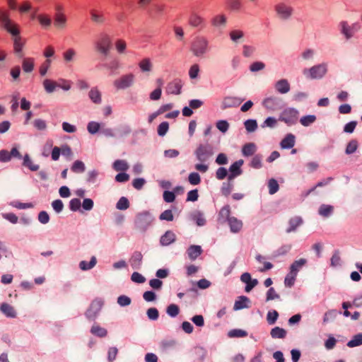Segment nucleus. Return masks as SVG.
<instances>
[{
    "instance_id": "nucleus-42",
    "label": "nucleus",
    "mask_w": 362,
    "mask_h": 362,
    "mask_svg": "<svg viewBox=\"0 0 362 362\" xmlns=\"http://www.w3.org/2000/svg\"><path fill=\"white\" fill-rule=\"evenodd\" d=\"M139 66L143 72L151 71L152 69V64L148 58L142 59L139 62Z\"/></svg>"
},
{
    "instance_id": "nucleus-53",
    "label": "nucleus",
    "mask_w": 362,
    "mask_h": 362,
    "mask_svg": "<svg viewBox=\"0 0 362 362\" xmlns=\"http://www.w3.org/2000/svg\"><path fill=\"white\" fill-rule=\"evenodd\" d=\"M262 157L260 155H255V156H253L250 164V167L255 169L261 168L262 166Z\"/></svg>"
},
{
    "instance_id": "nucleus-8",
    "label": "nucleus",
    "mask_w": 362,
    "mask_h": 362,
    "mask_svg": "<svg viewBox=\"0 0 362 362\" xmlns=\"http://www.w3.org/2000/svg\"><path fill=\"white\" fill-rule=\"evenodd\" d=\"M112 45V40L107 34H101L95 42V49L100 54L107 56L109 54Z\"/></svg>"
},
{
    "instance_id": "nucleus-58",
    "label": "nucleus",
    "mask_w": 362,
    "mask_h": 362,
    "mask_svg": "<svg viewBox=\"0 0 362 362\" xmlns=\"http://www.w3.org/2000/svg\"><path fill=\"white\" fill-rule=\"evenodd\" d=\"M40 23L45 28H48L51 25L52 20L51 18L45 15H38L37 16Z\"/></svg>"
},
{
    "instance_id": "nucleus-38",
    "label": "nucleus",
    "mask_w": 362,
    "mask_h": 362,
    "mask_svg": "<svg viewBox=\"0 0 362 362\" xmlns=\"http://www.w3.org/2000/svg\"><path fill=\"white\" fill-rule=\"evenodd\" d=\"M23 165L29 168L31 171H37L40 168L39 165L33 163L28 154L24 156Z\"/></svg>"
},
{
    "instance_id": "nucleus-12",
    "label": "nucleus",
    "mask_w": 362,
    "mask_h": 362,
    "mask_svg": "<svg viewBox=\"0 0 362 362\" xmlns=\"http://www.w3.org/2000/svg\"><path fill=\"white\" fill-rule=\"evenodd\" d=\"M243 100L244 99L235 96H226L223 99L221 107L222 110L236 107L239 106Z\"/></svg>"
},
{
    "instance_id": "nucleus-31",
    "label": "nucleus",
    "mask_w": 362,
    "mask_h": 362,
    "mask_svg": "<svg viewBox=\"0 0 362 362\" xmlns=\"http://www.w3.org/2000/svg\"><path fill=\"white\" fill-rule=\"evenodd\" d=\"M334 212V206L329 204H322L319 207L318 214L324 218L330 216Z\"/></svg>"
},
{
    "instance_id": "nucleus-62",
    "label": "nucleus",
    "mask_w": 362,
    "mask_h": 362,
    "mask_svg": "<svg viewBox=\"0 0 362 362\" xmlns=\"http://www.w3.org/2000/svg\"><path fill=\"white\" fill-rule=\"evenodd\" d=\"M296 276H297L296 275H295L289 272L287 274V275L286 276L285 279H284L285 286L287 287L293 286L295 283Z\"/></svg>"
},
{
    "instance_id": "nucleus-40",
    "label": "nucleus",
    "mask_w": 362,
    "mask_h": 362,
    "mask_svg": "<svg viewBox=\"0 0 362 362\" xmlns=\"http://www.w3.org/2000/svg\"><path fill=\"white\" fill-rule=\"evenodd\" d=\"M57 84L55 81L50 79H45L43 81V86L45 90L48 93H52L54 91Z\"/></svg>"
},
{
    "instance_id": "nucleus-60",
    "label": "nucleus",
    "mask_w": 362,
    "mask_h": 362,
    "mask_svg": "<svg viewBox=\"0 0 362 362\" xmlns=\"http://www.w3.org/2000/svg\"><path fill=\"white\" fill-rule=\"evenodd\" d=\"M169 129V124L168 122H161L158 127V134L160 136H163L166 134Z\"/></svg>"
},
{
    "instance_id": "nucleus-39",
    "label": "nucleus",
    "mask_w": 362,
    "mask_h": 362,
    "mask_svg": "<svg viewBox=\"0 0 362 362\" xmlns=\"http://www.w3.org/2000/svg\"><path fill=\"white\" fill-rule=\"evenodd\" d=\"M71 170L72 172H74L75 173H82L85 171L86 166H85V164L83 163V162L78 160L74 161V163H73V165L71 168Z\"/></svg>"
},
{
    "instance_id": "nucleus-63",
    "label": "nucleus",
    "mask_w": 362,
    "mask_h": 362,
    "mask_svg": "<svg viewBox=\"0 0 362 362\" xmlns=\"http://www.w3.org/2000/svg\"><path fill=\"white\" fill-rule=\"evenodd\" d=\"M265 68V64L262 62H255L250 66V70L252 72H257L263 70Z\"/></svg>"
},
{
    "instance_id": "nucleus-54",
    "label": "nucleus",
    "mask_w": 362,
    "mask_h": 362,
    "mask_svg": "<svg viewBox=\"0 0 362 362\" xmlns=\"http://www.w3.org/2000/svg\"><path fill=\"white\" fill-rule=\"evenodd\" d=\"M179 312L180 308L175 304H170L166 309L167 314L172 317H176L179 314Z\"/></svg>"
},
{
    "instance_id": "nucleus-46",
    "label": "nucleus",
    "mask_w": 362,
    "mask_h": 362,
    "mask_svg": "<svg viewBox=\"0 0 362 362\" xmlns=\"http://www.w3.org/2000/svg\"><path fill=\"white\" fill-rule=\"evenodd\" d=\"M32 123H33V127L36 129L40 130V131H44L47 127L46 121L42 119H40V118L35 119L33 121Z\"/></svg>"
},
{
    "instance_id": "nucleus-27",
    "label": "nucleus",
    "mask_w": 362,
    "mask_h": 362,
    "mask_svg": "<svg viewBox=\"0 0 362 362\" xmlns=\"http://www.w3.org/2000/svg\"><path fill=\"white\" fill-rule=\"evenodd\" d=\"M282 148H291L295 145V136L292 134H288L281 141Z\"/></svg>"
},
{
    "instance_id": "nucleus-18",
    "label": "nucleus",
    "mask_w": 362,
    "mask_h": 362,
    "mask_svg": "<svg viewBox=\"0 0 362 362\" xmlns=\"http://www.w3.org/2000/svg\"><path fill=\"white\" fill-rule=\"evenodd\" d=\"M13 37V49L15 53L20 57H23V48L25 45V41L22 39V37L17 35H11Z\"/></svg>"
},
{
    "instance_id": "nucleus-14",
    "label": "nucleus",
    "mask_w": 362,
    "mask_h": 362,
    "mask_svg": "<svg viewBox=\"0 0 362 362\" xmlns=\"http://www.w3.org/2000/svg\"><path fill=\"white\" fill-rule=\"evenodd\" d=\"M189 24L193 28L203 29L206 26V21L202 16L193 12L189 18Z\"/></svg>"
},
{
    "instance_id": "nucleus-30",
    "label": "nucleus",
    "mask_w": 362,
    "mask_h": 362,
    "mask_svg": "<svg viewBox=\"0 0 362 362\" xmlns=\"http://www.w3.org/2000/svg\"><path fill=\"white\" fill-rule=\"evenodd\" d=\"M250 302V299L244 296H240L238 299L235 302L233 309L235 310H241L243 308H249L247 303Z\"/></svg>"
},
{
    "instance_id": "nucleus-3",
    "label": "nucleus",
    "mask_w": 362,
    "mask_h": 362,
    "mask_svg": "<svg viewBox=\"0 0 362 362\" xmlns=\"http://www.w3.org/2000/svg\"><path fill=\"white\" fill-rule=\"evenodd\" d=\"M276 17L281 21H287L291 18L293 14V8L286 2L280 1L274 6Z\"/></svg>"
},
{
    "instance_id": "nucleus-57",
    "label": "nucleus",
    "mask_w": 362,
    "mask_h": 362,
    "mask_svg": "<svg viewBox=\"0 0 362 362\" xmlns=\"http://www.w3.org/2000/svg\"><path fill=\"white\" fill-rule=\"evenodd\" d=\"M316 119L315 115H307L300 118V122L304 127H308L313 124Z\"/></svg>"
},
{
    "instance_id": "nucleus-37",
    "label": "nucleus",
    "mask_w": 362,
    "mask_h": 362,
    "mask_svg": "<svg viewBox=\"0 0 362 362\" xmlns=\"http://www.w3.org/2000/svg\"><path fill=\"white\" fill-rule=\"evenodd\" d=\"M22 67L25 73H30L34 69V59L25 58L22 62Z\"/></svg>"
},
{
    "instance_id": "nucleus-2",
    "label": "nucleus",
    "mask_w": 362,
    "mask_h": 362,
    "mask_svg": "<svg viewBox=\"0 0 362 362\" xmlns=\"http://www.w3.org/2000/svg\"><path fill=\"white\" fill-rule=\"evenodd\" d=\"M327 72V63L315 65L310 69L303 70V75L309 79H320L324 77Z\"/></svg>"
},
{
    "instance_id": "nucleus-22",
    "label": "nucleus",
    "mask_w": 362,
    "mask_h": 362,
    "mask_svg": "<svg viewBox=\"0 0 362 362\" xmlns=\"http://www.w3.org/2000/svg\"><path fill=\"white\" fill-rule=\"evenodd\" d=\"M226 23L227 18L224 14L216 15L211 19V25L218 28H224Z\"/></svg>"
},
{
    "instance_id": "nucleus-21",
    "label": "nucleus",
    "mask_w": 362,
    "mask_h": 362,
    "mask_svg": "<svg viewBox=\"0 0 362 362\" xmlns=\"http://www.w3.org/2000/svg\"><path fill=\"white\" fill-rule=\"evenodd\" d=\"M308 261L305 258H300L295 260L290 266V272L296 275L298 272L307 264Z\"/></svg>"
},
{
    "instance_id": "nucleus-44",
    "label": "nucleus",
    "mask_w": 362,
    "mask_h": 362,
    "mask_svg": "<svg viewBox=\"0 0 362 362\" xmlns=\"http://www.w3.org/2000/svg\"><path fill=\"white\" fill-rule=\"evenodd\" d=\"M362 345V333L354 336L353 339L347 343L349 347H355Z\"/></svg>"
},
{
    "instance_id": "nucleus-35",
    "label": "nucleus",
    "mask_w": 362,
    "mask_h": 362,
    "mask_svg": "<svg viewBox=\"0 0 362 362\" xmlns=\"http://www.w3.org/2000/svg\"><path fill=\"white\" fill-rule=\"evenodd\" d=\"M90 99L95 104L101 103V93L97 88H93L88 93Z\"/></svg>"
},
{
    "instance_id": "nucleus-55",
    "label": "nucleus",
    "mask_w": 362,
    "mask_h": 362,
    "mask_svg": "<svg viewBox=\"0 0 362 362\" xmlns=\"http://www.w3.org/2000/svg\"><path fill=\"white\" fill-rule=\"evenodd\" d=\"M116 207L119 210H126L129 207V200L124 197H121L117 203Z\"/></svg>"
},
{
    "instance_id": "nucleus-19",
    "label": "nucleus",
    "mask_w": 362,
    "mask_h": 362,
    "mask_svg": "<svg viewBox=\"0 0 362 362\" xmlns=\"http://www.w3.org/2000/svg\"><path fill=\"white\" fill-rule=\"evenodd\" d=\"M276 90L281 94H286L290 90V84L287 79H280L274 85Z\"/></svg>"
},
{
    "instance_id": "nucleus-64",
    "label": "nucleus",
    "mask_w": 362,
    "mask_h": 362,
    "mask_svg": "<svg viewBox=\"0 0 362 362\" xmlns=\"http://www.w3.org/2000/svg\"><path fill=\"white\" fill-rule=\"evenodd\" d=\"M193 220L199 226H203L206 223V219L204 217L203 214L200 212H197L193 216Z\"/></svg>"
},
{
    "instance_id": "nucleus-34",
    "label": "nucleus",
    "mask_w": 362,
    "mask_h": 362,
    "mask_svg": "<svg viewBox=\"0 0 362 362\" xmlns=\"http://www.w3.org/2000/svg\"><path fill=\"white\" fill-rule=\"evenodd\" d=\"M97 263V259L95 256H93L90 260L89 262H87L86 261H81L79 263V268L83 271L89 270L92 268H93Z\"/></svg>"
},
{
    "instance_id": "nucleus-4",
    "label": "nucleus",
    "mask_w": 362,
    "mask_h": 362,
    "mask_svg": "<svg viewBox=\"0 0 362 362\" xmlns=\"http://www.w3.org/2000/svg\"><path fill=\"white\" fill-rule=\"evenodd\" d=\"M153 221V217L148 211H144L136 215L134 224L137 230L145 232L151 226Z\"/></svg>"
},
{
    "instance_id": "nucleus-17",
    "label": "nucleus",
    "mask_w": 362,
    "mask_h": 362,
    "mask_svg": "<svg viewBox=\"0 0 362 362\" xmlns=\"http://www.w3.org/2000/svg\"><path fill=\"white\" fill-rule=\"evenodd\" d=\"M91 21L96 25H102L106 21V18L102 11L95 9L90 11Z\"/></svg>"
},
{
    "instance_id": "nucleus-15",
    "label": "nucleus",
    "mask_w": 362,
    "mask_h": 362,
    "mask_svg": "<svg viewBox=\"0 0 362 362\" xmlns=\"http://www.w3.org/2000/svg\"><path fill=\"white\" fill-rule=\"evenodd\" d=\"M182 87V83L181 80L176 78L168 83L165 91L167 94L180 95Z\"/></svg>"
},
{
    "instance_id": "nucleus-16",
    "label": "nucleus",
    "mask_w": 362,
    "mask_h": 362,
    "mask_svg": "<svg viewBox=\"0 0 362 362\" xmlns=\"http://www.w3.org/2000/svg\"><path fill=\"white\" fill-rule=\"evenodd\" d=\"M142 259L143 255L141 252L135 251L129 260L131 267L134 270H139L141 268Z\"/></svg>"
},
{
    "instance_id": "nucleus-32",
    "label": "nucleus",
    "mask_w": 362,
    "mask_h": 362,
    "mask_svg": "<svg viewBox=\"0 0 362 362\" xmlns=\"http://www.w3.org/2000/svg\"><path fill=\"white\" fill-rule=\"evenodd\" d=\"M270 334L274 339H284L286 336V331L279 327H275L272 329Z\"/></svg>"
},
{
    "instance_id": "nucleus-51",
    "label": "nucleus",
    "mask_w": 362,
    "mask_h": 362,
    "mask_svg": "<svg viewBox=\"0 0 362 362\" xmlns=\"http://www.w3.org/2000/svg\"><path fill=\"white\" fill-rule=\"evenodd\" d=\"M244 125L248 132H253L257 128V123L255 119H247L244 122Z\"/></svg>"
},
{
    "instance_id": "nucleus-47",
    "label": "nucleus",
    "mask_w": 362,
    "mask_h": 362,
    "mask_svg": "<svg viewBox=\"0 0 362 362\" xmlns=\"http://www.w3.org/2000/svg\"><path fill=\"white\" fill-rule=\"evenodd\" d=\"M230 38L234 42H238L239 40L244 37V33L240 30H233L230 32Z\"/></svg>"
},
{
    "instance_id": "nucleus-41",
    "label": "nucleus",
    "mask_w": 362,
    "mask_h": 362,
    "mask_svg": "<svg viewBox=\"0 0 362 362\" xmlns=\"http://www.w3.org/2000/svg\"><path fill=\"white\" fill-rule=\"evenodd\" d=\"M113 168L116 171H125L129 168V165L124 160H117L113 163Z\"/></svg>"
},
{
    "instance_id": "nucleus-11",
    "label": "nucleus",
    "mask_w": 362,
    "mask_h": 362,
    "mask_svg": "<svg viewBox=\"0 0 362 362\" xmlns=\"http://www.w3.org/2000/svg\"><path fill=\"white\" fill-rule=\"evenodd\" d=\"M262 104L267 110L276 111L281 107V100L276 96H270L264 98Z\"/></svg>"
},
{
    "instance_id": "nucleus-49",
    "label": "nucleus",
    "mask_w": 362,
    "mask_h": 362,
    "mask_svg": "<svg viewBox=\"0 0 362 362\" xmlns=\"http://www.w3.org/2000/svg\"><path fill=\"white\" fill-rule=\"evenodd\" d=\"M332 180H333V178L329 177H327V178H326L325 180H321L320 182H317V185L314 187H313V188L310 189L309 190H308L305 192V196H308L311 192L315 191V189L317 187H323V186H325V185H328Z\"/></svg>"
},
{
    "instance_id": "nucleus-52",
    "label": "nucleus",
    "mask_w": 362,
    "mask_h": 362,
    "mask_svg": "<svg viewBox=\"0 0 362 362\" xmlns=\"http://www.w3.org/2000/svg\"><path fill=\"white\" fill-rule=\"evenodd\" d=\"M358 148V142L356 140H351L346 148L345 153L348 155L354 153Z\"/></svg>"
},
{
    "instance_id": "nucleus-7",
    "label": "nucleus",
    "mask_w": 362,
    "mask_h": 362,
    "mask_svg": "<svg viewBox=\"0 0 362 362\" xmlns=\"http://www.w3.org/2000/svg\"><path fill=\"white\" fill-rule=\"evenodd\" d=\"M194 154L199 161L204 163L213 156V147L209 144H199L195 150Z\"/></svg>"
},
{
    "instance_id": "nucleus-28",
    "label": "nucleus",
    "mask_w": 362,
    "mask_h": 362,
    "mask_svg": "<svg viewBox=\"0 0 362 362\" xmlns=\"http://www.w3.org/2000/svg\"><path fill=\"white\" fill-rule=\"evenodd\" d=\"M0 310L8 317H16V312L13 307L8 303H4L0 306Z\"/></svg>"
},
{
    "instance_id": "nucleus-26",
    "label": "nucleus",
    "mask_w": 362,
    "mask_h": 362,
    "mask_svg": "<svg viewBox=\"0 0 362 362\" xmlns=\"http://www.w3.org/2000/svg\"><path fill=\"white\" fill-rule=\"evenodd\" d=\"M67 17L66 14L54 15V25L57 29H64L66 26Z\"/></svg>"
},
{
    "instance_id": "nucleus-43",
    "label": "nucleus",
    "mask_w": 362,
    "mask_h": 362,
    "mask_svg": "<svg viewBox=\"0 0 362 362\" xmlns=\"http://www.w3.org/2000/svg\"><path fill=\"white\" fill-rule=\"evenodd\" d=\"M228 337L230 338L234 337H245L247 336V332L245 330L240 329H234L229 331L228 334Z\"/></svg>"
},
{
    "instance_id": "nucleus-45",
    "label": "nucleus",
    "mask_w": 362,
    "mask_h": 362,
    "mask_svg": "<svg viewBox=\"0 0 362 362\" xmlns=\"http://www.w3.org/2000/svg\"><path fill=\"white\" fill-rule=\"evenodd\" d=\"M233 189V184L232 181H229L228 182H223L221 187V193L225 197H228L232 192Z\"/></svg>"
},
{
    "instance_id": "nucleus-50",
    "label": "nucleus",
    "mask_w": 362,
    "mask_h": 362,
    "mask_svg": "<svg viewBox=\"0 0 362 362\" xmlns=\"http://www.w3.org/2000/svg\"><path fill=\"white\" fill-rule=\"evenodd\" d=\"M268 187H269V193L270 194H274L278 192V190L279 189V185L275 179L272 178L269 180Z\"/></svg>"
},
{
    "instance_id": "nucleus-1",
    "label": "nucleus",
    "mask_w": 362,
    "mask_h": 362,
    "mask_svg": "<svg viewBox=\"0 0 362 362\" xmlns=\"http://www.w3.org/2000/svg\"><path fill=\"white\" fill-rule=\"evenodd\" d=\"M0 28H4L11 35L20 34L18 26L9 17V12L0 8Z\"/></svg>"
},
{
    "instance_id": "nucleus-36",
    "label": "nucleus",
    "mask_w": 362,
    "mask_h": 362,
    "mask_svg": "<svg viewBox=\"0 0 362 362\" xmlns=\"http://www.w3.org/2000/svg\"><path fill=\"white\" fill-rule=\"evenodd\" d=\"M257 147L254 143H248L243 146L242 153L245 156H250L255 153Z\"/></svg>"
},
{
    "instance_id": "nucleus-56",
    "label": "nucleus",
    "mask_w": 362,
    "mask_h": 362,
    "mask_svg": "<svg viewBox=\"0 0 362 362\" xmlns=\"http://www.w3.org/2000/svg\"><path fill=\"white\" fill-rule=\"evenodd\" d=\"M279 317V313L276 310L269 311L267 315V320L269 325H274Z\"/></svg>"
},
{
    "instance_id": "nucleus-33",
    "label": "nucleus",
    "mask_w": 362,
    "mask_h": 362,
    "mask_svg": "<svg viewBox=\"0 0 362 362\" xmlns=\"http://www.w3.org/2000/svg\"><path fill=\"white\" fill-rule=\"evenodd\" d=\"M90 332L93 335H95L99 337H105L107 334V331L106 329L100 327L98 325H93L90 329Z\"/></svg>"
},
{
    "instance_id": "nucleus-23",
    "label": "nucleus",
    "mask_w": 362,
    "mask_h": 362,
    "mask_svg": "<svg viewBox=\"0 0 362 362\" xmlns=\"http://www.w3.org/2000/svg\"><path fill=\"white\" fill-rule=\"evenodd\" d=\"M202 253V249L199 245H191L187 250V254L190 260H195Z\"/></svg>"
},
{
    "instance_id": "nucleus-5",
    "label": "nucleus",
    "mask_w": 362,
    "mask_h": 362,
    "mask_svg": "<svg viewBox=\"0 0 362 362\" xmlns=\"http://www.w3.org/2000/svg\"><path fill=\"white\" fill-rule=\"evenodd\" d=\"M299 112L293 107H288L284 110L279 115V120L284 122L288 126H292L297 123Z\"/></svg>"
},
{
    "instance_id": "nucleus-6",
    "label": "nucleus",
    "mask_w": 362,
    "mask_h": 362,
    "mask_svg": "<svg viewBox=\"0 0 362 362\" xmlns=\"http://www.w3.org/2000/svg\"><path fill=\"white\" fill-rule=\"evenodd\" d=\"M209 42L204 37H196L192 43L191 51L196 57L203 56L208 52Z\"/></svg>"
},
{
    "instance_id": "nucleus-20",
    "label": "nucleus",
    "mask_w": 362,
    "mask_h": 362,
    "mask_svg": "<svg viewBox=\"0 0 362 362\" xmlns=\"http://www.w3.org/2000/svg\"><path fill=\"white\" fill-rule=\"evenodd\" d=\"M175 240V234L172 230H167L165 234L160 237V243L163 246H168L174 243Z\"/></svg>"
},
{
    "instance_id": "nucleus-13",
    "label": "nucleus",
    "mask_w": 362,
    "mask_h": 362,
    "mask_svg": "<svg viewBox=\"0 0 362 362\" xmlns=\"http://www.w3.org/2000/svg\"><path fill=\"white\" fill-rule=\"evenodd\" d=\"M243 160L240 159L234 162L229 168L230 174L228 176L229 181H233L236 177L243 173L241 166L243 165Z\"/></svg>"
},
{
    "instance_id": "nucleus-59",
    "label": "nucleus",
    "mask_w": 362,
    "mask_h": 362,
    "mask_svg": "<svg viewBox=\"0 0 362 362\" xmlns=\"http://www.w3.org/2000/svg\"><path fill=\"white\" fill-rule=\"evenodd\" d=\"M100 127V124L96 122H90L87 125V130L91 134H96Z\"/></svg>"
},
{
    "instance_id": "nucleus-48",
    "label": "nucleus",
    "mask_w": 362,
    "mask_h": 362,
    "mask_svg": "<svg viewBox=\"0 0 362 362\" xmlns=\"http://www.w3.org/2000/svg\"><path fill=\"white\" fill-rule=\"evenodd\" d=\"M230 206L228 205H226L223 207H222L219 211V214H218L219 218L228 221V218H231L230 216Z\"/></svg>"
},
{
    "instance_id": "nucleus-61",
    "label": "nucleus",
    "mask_w": 362,
    "mask_h": 362,
    "mask_svg": "<svg viewBox=\"0 0 362 362\" xmlns=\"http://www.w3.org/2000/svg\"><path fill=\"white\" fill-rule=\"evenodd\" d=\"M188 180L192 185H197L201 182V177L197 173H191L189 175Z\"/></svg>"
},
{
    "instance_id": "nucleus-24",
    "label": "nucleus",
    "mask_w": 362,
    "mask_h": 362,
    "mask_svg": "<svg viewBox=\"0 0 362 362\" xmlns=\"http://www.w3.org/2000/svg\"><path fill=\"white\" fill-rule=\"evenodd\" d=\"M228 222L232 233L239 232L243 227L242 221L238 219L235 217L232 216L231 218H228Z\"/></svg>"
},
{
    "instance_id": "nucleus-29",
    "label": "nucleus",
    "mask_w": 362,
    "mask_h": 362,
    "mask_svg": "<svg viewBox=\"0 0 362 362\" xmlns=\"http://www.w3.org/2000/svg\"><path fill=\"white\" fill-rule=\"evenodd\" d=\"M339 27L340 28L341 33L346 37V39L349 40L353 37L350 25H349L347 21H341L339 24Z\"/></svg>"
},
{
    "instance_id": "nucleus-25",
    "label": "nucleus",
    "mask_w": 362,
    "mask_h": 362,
    "mask_svg": "<svg viewBox=\"0 0 362 362\" xmlns=\"http://www.w3.org/2000/svg\"><path fill=\"white\" fill-rule=\"evenodd\" d=\"M303 223V219L300 216H294L290 218L288 221L289 227L286 229V233H290L296 230L297 228Z\"/></svg>"
},
{
    "instance_id": "nucleus-9",
    "label": "nucleus",
    "mask_w": 362,
    "mask_h": 362,
    "mask_svg": "<svg viewBox=\"0 0 362 362\" xmlns=\"http://www.w3.org/2000/svg\"><path fill=\"white\" fill-rule=\"evenodd\" d=\"M103 305V302L100 299L93 300L85 313L86 318L90 321L95 320L101 310Z\"/></svg>"
},
{
    "instance_id": "nucleus-10",
    "label": "nucleus",
    "mask_w": 362,
    "mask_h": 362,
    "mask_svg": "<svg viewBox=\"0 0 362 362\" xmlns=\"http://www.w3.org/2000/svg\"><path fill=\"white\" fill-rule=\"evenodd\" d=\"M135 76L133 74L129 73L122 76L119 78L116 79L113 84L115 87L118 89H126L131 87L134 83Z\"/></svg>"
}]
</instances>
